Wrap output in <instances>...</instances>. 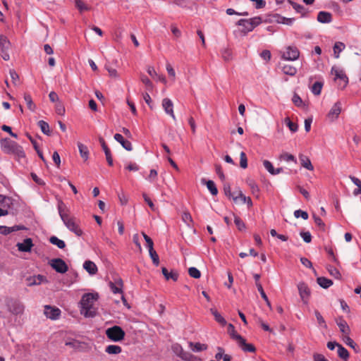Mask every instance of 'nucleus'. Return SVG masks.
I'll return each instance as SVG.
<instances>
[{
	"instance_id": "nucleus-4",
	"label": "nucleus",
	"mask_w": 361,
	"mask_h": 361,
	"mask_svg": "<svg viewBox=\"0 0 361 361\" xmlns=\"http://www.w3.org/2000/svg\"><path fill=\"white\" fill-rule=\"evenodd\" d=\"M6 306L8 312L16 316L23 314L25 310L24 304L16 299L10 298L6 300Z\"/></svg>"
},
{
	"instance_id": "nucleus-36",
	"label": "nucleus",
	"mask_w": 361,
	"mask_h": 361,
	"mask_svg": "<svg viewBox=\"0 0 361 361\" xmlns=\"http://www.w3.org/2000/svg\"><path fill=\"white\" fill-rule=\"evenodd\" d=\"M228 334L231 336V338L236 342L238 341V337H242L240 334H237V332L235 330V327L232 324H229L228 325Z\"/></svg>"
},
{
	"instance_id": "nucleus-62",
	"label": "nucleus",
	"mask_w": 361,
	"mask_h": 361,
	"mask_svg": "<svg viewBox=\"0 0 361 361\" xmlns=\"http://www.w3.org/2000/svg\"><path fill=\"white\" fill-rule=\"evenodd\" d=\"M248 20L250 23V25L253 26V29L262 23V19L260 17L252 18L248 19Z\"/></svg>"
},
{
	"instance_id": "nucleus-11",
	"label": "nucleus",
	"mask_w": 361,
	"mask_h": 361,
	"mask_svg": "<svg viewBox=\"0 0 361 361\" xmlns=\"http://www.w3.org/2000/svg\"><path fill=\"white\" fill-rule=\"evenodd\" d=\"M162 107L164 109L166 114L169 115L173 121L176 120V116L173 112V104L172 101L169 98H164L162 100Z\"/></svg>"
},
{
	"instance_id": "nucleus-19",
	"label": "nucleus",
	"mask_w": 361,
	"mask_h": 361,
	"mask_svg": "<svg viewBox=\"0 0 361 361\" xmlns=\"http://www.w3.org/2000/svg\"><path fill=\"white\" fill-rule=\"evenodd\" d=\"M26 280L27 281V286H32L41 284L45 280V277L42 275H37L28 277Z\"/></svg>"
},
{
	"instance_id": "nucleus-23",
	"label": "nucleus",
	"mask_w": 361,
	"mask_h": 361,
	"mask_svg": "<svg viewBox=\"0 0 361 361\" xmlns=\"http://www.w3.org/2000/svg\"><path fill=\"white\" fill-rule=\"evenodd\" d=\"M299 159L302 167L307 169L309 171L314 170V167L311 163V161L307 156L304 154H300Z\"/></svg>"
},
{
	"instance_id": "nucleus-40",
	"label": "nucleus",
	"mask_w": 361,
	"mask_h": 361,
	"mask_svg": "<svg viewBox=\"0 0 361 361\" xmlns=\"http://www.w3.org/2000/svg\"><path fill=\"white\" fill-rule=\"evenodd\" d=\"M75 6L80 12L87 11L90 9V7L86 5L82 0H75Z\"/></svg>"
},
{
	"instance_id": "nucleus-58",
	"label": "nucleus",
	"mask_w": 361,
	"mask_h": 361,
	"mask_svg": "<svg viewBox=\"0 0 361 361\" xmlns=\"http://www.w3.org/2000/svg\"><path fill=\"white\" fill-rule=\"evenodd\" d=\"M248 185L250 188L251 192L253 195L257 194L259 192V189L254 180H249Z\"/></svg>"
},
{
	"instance_id": "nucleus-46",
	"label": "nucleus",
	"mask_w": 361,
	"mask_h": 361,
	"mask_svg": "<svg viewBox=\"0 0 361 361\" xmlns=\"http://www.w3.org/2000/svg\"><path fill=\"white\" fill-rule=\"evenodd\" d=\"M284 121L290 131L295 133L298 130V125L295 123L292 122L288 117H286Z\"/></svg>"
},
{
	"instance_id": "nucleus-64",
	"label": "nucleus",
	"mask_w": 361,
	"mask_h": 361,
	"mask_svg": "<svg viewBox=\"0 0 361 361\" xmlns=\"http://www.w3.org/2000/svg\"><path fill=\"white\" fill-rule=\"evenodd\" d=\"M292 101L296 106H301L303 104L302 99L297 94L293 95Z\"/></svg>"
},
{
	"instance_id": "nucleus-57",
	"label": "nucleus",
	"mask_w": 361,
	"mask_h": 361,
	"mask_svg": "<svg viewBox=\"0 0 361 361\" xmlns=\"http://www.w3.org/2000/svg\"><path fill=\"white\" fill-rule=\"evenodd\" d=\"M142 235H143V238L146 241V243H147V247L148 248V250H152L154 248L153 246H154V243L152 241V240L151 239V238H149L145 233L142 232Z\"/></svg>"
},
{
	"instance_id": "nucleus-5",
	"label": "nucleus",
	"mask_w": 361,
	"mask_h": 361,
	"mask_svg": "<svg viewBox=\"0 0 361 361\" xmlns=\"http://www.w3.org/2000/svg\"><path fill=\"white\" fill-rule=\"evenodd\" d=\"M331 73L332 75H334L335 81H336L338 80H340V82L338 84V86L340 87V88L343 89L347 85V84L348 82V77L346 76L345 72L343 70L334 66L331 68Z\"/></svg>"
},
{
	"instance_id": "nucleus-47",
	"label": "nucleus",
	"mask_w": 361,
	"mask_h": 361,
	"mask_svg": "<svg viewBox=\"0 0 361 361\" xmlns=\"http://www.w3.org/2000/svg\"><path fill=\"white\" fill-rule=\"evenodd\" d=\"M149 256L154 263L156 266H158L159 264V258L157 253V252L154 250V248L152 250H149Z\"/></svg>"
},
{
	"instance_id": "nucleus-14",
	"label": "nucleus",
	"mask_w": 361,
	"mask_h": 361,
	"mask_svg": "<svg viewBox=\"0 0 361 361\" xmlns=\"http://www.w3.org/2000/svg\"><path fill=\"white\" fill-rule=\"evenodd\" d=\"M237 343L245 352L255 353L256 351L255 347L251 343H247L246 340L243 337H238Z\"/></svg>"
},
{
	"instance_id": "nucleus-33",
	"label": "nucleus",
	"mask_w": 361,
	"mask_h": 361,
	"mask_svg": "<svg viewBox=\"0 0 361 361\" xmlns=\"http://www.w3.org/2000/svg\"><path fill=\"white\" fill-rule=\"evenodd\" d=\"M317 281V283L324 288H328L333 284V281L331 279L325 277H318Z\"/></svg>"
},
{
	"instance_id": "nucleus-51",
	"label": "nucleus",
	"mask_w": 361,
	"mask_h": 361,
	"mask_svg": "<svg viewBox=\"0 0 361 361\" xmlns=\"http://www.w3.org/2000/svg\"><path fill=\"white\" fill-rule=\"evenodd\" d=\"M240 166L243 169H246L247 167V159L246 154L244 152H241L240 154Z\"/></svg>"
},
{
	"instance_id": "nucleus-39",
	"label": "nucleus",
	"mask_w": 361,
	"mask_h": 361,
	"mask_svg": "<svg viewBox=\"0 0 361 361\" xmlns=\"http://www.w3.org/2000/svg\"><path fill=\"white\" fill-rule=\"evenodd\" d=\"M337 353L338 355L343 360H347L349 357L348 351L341 344L338 345Z\"/></svg>"
},
{
	"instance_id": "nucleus-50",
	"label": "nucleus",
	"mask_w": 361,
	"mask_h": 361,
	"mask_svg": "<svg viewBox=\"0 0 361 361\" xmlns=\"http://www.w3.org/2000/svg\"><path fill=\"white\" fill-rule=\"evenodd\" d=\"M257 290L259 292L262 298L264 299V300L266 302L267 305L269 306V307H271V303L268 299V297L267 296L263 288H262V284H257Z\"/></svg>"
},
{
	"instance_id": "nucleus-17",
	"label": "nucleus",
	"mask_w": 361,
	"mask_h": 361,
	"mask_svg": "<svg viewBox=\"0 0 361 361\" xmlns=\"http://www.w3.org/2000/svg\"><path fill=\"white\" fill-rule=\"evenodd\" d=\"M99 142H100V144L102 147V149L105 153L106 159V161H107L109 165L112 166L113 165V159H112L111 153L109 148L108 147V146L106 145V144L105 142V140L102 137L99 138Z\"/></svg>"
},
{
	"instance_id": "nucleus-43",
	"label": "nucleus",
	"mask_w": 361,
	"mask_h": 361,
	"mask_svg": "<svg viewBox=\"0 0 361 361\" xmlns=\"http://www.w3.org/2000/svg\"><path fill=\"white\" fill-rule=\"evenodd\" d=\"M24 99L27 104V108L32 111H34L36 106L32 102L31 96L30 94H25L24 95Z\"/></svg>"
},
{
	"instance_id": "nucleus-20",
	"label": "nucleus",
	"mask_w": 361,
	"mask_h": 361,
	"mask_svg": "<svg viewBox=\"0 0 361 361\" xmlns=\"http://www.w3.org/2000/svg\"><path fill=\"white\" fill-rule=\"evenodd\" d=\"M317 20L322 23H329L332 20V15L326 11H320L317 15Z\"/></svg>"
},
{
	"instance_id": "nucleus-1",
	"label": "nucleus",
	"mask_w": 361,
	"mask_h": 361,
	"mask_svg": "<svg viewBox=\"0 0 361 361\" xmlns=\"http://www.w3.org/2000/svg\"><path fill=\"white\" fill-rule=\"evenodd\" d=\"M98 297L97 293H85L82 295L80 301V313L85 317H94L96 315L97 308L94 305Z\"/></svg>"
},
{
	"instance_id": "nucleus-27",
	"label": "nucleus",
	"mask_w": 361,
	"mask_h": 361,
	"mask_svg": "<svg viewBox=\"0 0 361 361\" xmlns=\"http://www.w3.org/2000/svg\"><path fill=\"white\" fill-rule=\"evenodd\" d=\"M161 271L166 280L172 279L174 281H177L178 274L176 272H169L166 267H162Z\"/></svg>"
},
{
	"instance_id": "nucleus-8",
	"label": "nucleus",
	"mask_w": 361,
	"mask_h": 361,
	"mask_svg": "<svg viewBox=\"0 0 361 361\" xmlns=\"http://www.w3.org/2000/svg\"><path fill=\"white\" fill-rule=\"evenodd\" d=\"M300 51L296 47L289 46L282 54V58L285 60L295 61L299 58Z\"/></svg>"
},
{
	"instance_id": "nucleus-15",
	"label": "nucleus",
	"mask_w": 361,
	"mask_h": 361,
	"mask_svg": "<svg viewBox=\"0 0 361 361\" xmlns=\"http://www.w3.org/2000/svg\"><path fill=\"white\" fill-rule=\"evenodd\" d=\"M33 243L31 238H26L23 243L17 244L18 250L21 252H30Z\"/></svg>"
},
{
	"instance_id": "nucleus-29",
	"label": "nucleus",
	"mask_w": 361,
	"mask_h": 361,
	"mask_svg": "<svg viewBox=\"0 0 361 361\" xmlns=\"http://www.w3.org/2000/svg\"><path fill=\"white\" fill-rule=\"evenodd\" d=\"M246 197L241 190L236 191V194L235 196H232V199L234 201L235 203H241V204H245L246 202Z\"/></svg>"
},
{
	"instance_id": "nucleus-63",
	"label": "nucleus",
	"mask_w": 361,
	"mask_h": 361,
	"mask_svg": "<svg viewBox=\"0 0 361 361\" xmlns=\"http://www.w3.org/2000/svg\"><path fill=\"white\" fill-rule=\"evenodd\" d=\"M182 219L187 224H190V223L192 222V218L190 214L188 212H183V214L182 215Z\"/></svg>"
},
{
	"instance_id": "nucleus-31",
	"label": "nucleus",
	"mask_w": 361,
	"mask_h": 361,
	"mask_svg": "<svg viewBox=\"0 0 361 361\" xmlns=\"http://www.w3.org/2000/svg\"><path fill=\"white\" fill-rule=\"evenodd\" d=\"M78 147L81 157L83 158L85 161L87 160L89 157V150L87 147L81 142L78 143Z\"/></svg>"
},
{
	"instance_id": "nucleus-56",
	"label": "nucleus",
	"mask_w": 361,
	"mask_h": 361,
	"mask_svg": "<svg viewBox=\"0 0 361 361\" xmlns=\"http://www.w3.org/2000/svg\"><path fill=\"white\" fill-rule=\"evenodd\" d=\"M294 216L295 218L302 217L303 219L307 220L308 219L307 212L301 209H298L294 212Z\"/></svg>"
},
{
	"instance_id": "nucleus-25",
	"label": "nucleus",
	"mask_w": 361,
	"mask_h": 361,
	"mask_svg": "<svg viewBox=\"0 0 361 361\" xmlns=\"http://www.w3.org/2000/svg\"><path fill=\"white\" fill-rule=\"evenodd\" d=\"M336 323L339 327L340 331L343 334V336L345 335H349L350 330L347 322L344 319H340L339 321H337Z\"/></svg>"
},
{
	"instance_id": "nucleus-55",
	"label": "nucleus",
	"mask_w": 361,
	"mask_h": 361,
	"mask_svg": "<svg viewBox=\"0 0 361 361\" xmlns=\"http://www.w3.org/2000/svg\"><path fill=\"white\" fill-rule=\"evenodd\" d=\"M234 223L240 231L245 228L244 222L238 216L234 215Z\"/></svg>"
},
{
	"instance_id": "nucleus-6",
	"label": "nucleus",
	"mask_w": 361,
	"mask_h": 361,
	"mask_svg": "<svg viewBox=\"0 0 361 361\" xmlns=\"http://www.w3.org/2000/svg\"><path fill=\"white\" fill-rule=\"evenodd\" d=\"M66 226L76 235L80 236L82 234V231L80 229L77 219L72 216L68 219L63 221Z\"/></svg>"
},
{
	"instance_id": "nucleus-13",
	"label": "nucleus",
	"mask_w": 361,
	"mask_h": 361,
	"mask_svg": "<svg viewBox=\"0 0 361 361\" xmlns=\"http://www.w3.org/2000/svg\"><path fill=\"white\" fill-rule=\"evenodd\" d=\"M298 289L301 299L305 303H307L310 294V290L307 285L303 282L299 283L298 285Z\"/></svg>"
},
{
	"instance_id": "nucleus-16",
	"label": "nucleus",
	"mask_w": 361,
	"mask_h": 361,
	"mask_svg": "<svg viewBox=\"0 0 361 361\" xmlns=\"http://www.w3.org/2000/svg\"><path fill=\"white\" fill-rule=\"evenodd\" d=\"M114 139L119 142L122 147L126 149L127 151H131L133 149L132 144L128 140H126L123 138V135L119 133H116L114 135Z\"/></svg>"
},
{
	"instance_id": "nucleus-52",
	"label": "nucleus",
	"mask_w": 361,
	"mask_h": 361,
	"mask_svg": "<svg viewBox=\"0 0 361 361\" xmlns=\"http://www.w3.org/2000/svg\"><path fill=\"white\" fill-rule=\"evenodd\" d=\"M189 275L194 279H199L201 276L200 271L195 267H190L188 269Z\"/></svg>"
},
{
	"instance_id": "nucleus-21",
	"label": "nucleus",
	"mask_w": 361,
	"mask_h": 361,
	"mask_svg": "<svg viewBox=\"0 0 361 361\" xmlns=\"http://www.w3.org/2000/svg\"><path fill=\"white\" fill-rule=\"evenodd\" d=\"M109 286L114 293H122L123 281L121 279H118L115 283L110 281Z\"/></svg>"
},
{
	"instance_id": "nucleus-9",
	"label": "nucleus",
	"mask_w": 361,
	"mask_h": 361,
	"mask_svg": "<svg viewBox=\"0 0 361 361\" xmlns=\"http://www.w3.org/2000/svg\"><path fill=\"white\" fill-rule=\"evenodd\" d=\"M342 111V104L340 101L336 102L327 114V118L330 121H334L338 118Z\"/></svg>"
},
{
	"instance_id": "nucleus-48",
	"label": "nucleus",
	"mask_w": 361,
	"mask_h": 361,
	"mask_svg": "<svg viewBox=\"0 0 361 361\" xmlns=\"http://www.w3.org/2000/svg\"><path fill=\"white\" fill-rule=\"evenodd\" d=\"M55 111L57 114L63 116L65 114V107L63 103L60 101L55 104Z\"/></svg>"
},
{
	"instance_id": "nucleus-32",
	"label": "nucleus",
	"mask_w": 361,
	"mask_h": 361,
	"mask_svg": "<svg viewBox=\"0 0 361 361\" xmlns=\"http://www.w3.org/2000/svg\"><path fill=\"white\" fill-rule=\"evenodd\" d=\"M189 346L190 347L192 350H193L195 352H200V351L205 350L207 349V345L200 343H194L192 342H190Z\"/></svg>"
},
{
	"instance_id": "nucleus-18",
	"label": "nucleus",
	"mask_w": 361,
	"mask_h": 361,
	"mask_svg": "<svg viewBox=\"0 0 361 361\" xmlns=\"http://www.w3.org/2000/svg\"><path fill=\"white\" fill-rule=\"evenodd\" d=\"M25 227L23 226H13L11 227H8L5 226H0V233L2 235H8L12 232L18 231L20 230L24 229Z\"/></svg>"
},
{
	"instance_id": "nucleus-61",
	"label": "nucleus",
	"mask_w": 361,
	"mask_h": 361,
	"mask_svg": "<svg viewBox=\"0 0 361 361\" xmlns=\"http://www.w3.org/2000/svg\"><path fill=\"white\" fill-rule=\"evenodd\" d=\"M10 76H11L12 82L15 85H17L18 84V81H19V76L17 74V73L14 70H11L10 71Z\"/></svg>"
},
{
	"instance_id": "nucleus-10",
	"label": "nucleus",
	"mask_w": 361,
	"mask_h": 361,
	"mask_svg": "<svg viewBox=\"0 0 361 361\" xmlns=\"http://www.w3.org/2000/svg\"><path fill=\"white\" fill-rule=\"evenodd\" d=\"M44 314L47 318L52 320H55L59 318L61 314V310L56 307L45 305Z\"/></svg>"
},
{
	"instance_id": "nucleus-30",
	"label": "nucleus",
	"mask_w": 361,
	"mask_h": 361,
	"mask_svg": "<svg viewBox=\"0 0 361 361\" xmlns=\"http://www.w3.org/2000/svg\"><path fill=\"white\" fill-rule=\"evenodd\" d=\"M238 25L243 27L244 32H248L253 30V26L250 25L248 19H240L238 22Z\"/></svg>"
},
{
	"instance_id": "nucleus-22",
	"label": "nucleus",
	"mask_w": 361,
	"mask_h": 361,
	"mask_svg": "<svg viewBox=\"0 0 361 361\" xmlns=\"http://www.w3.org/2000/svg\"><path fill=\"white\" fill-rule=\"evenodd\" d=\"M83 268L91 275L96 274L98 271L96 264L90 260L84 262Z\"/></svg>"
},
{
	"instance_id": "nucleus-44",
	"label": "nucleus",
	"mask_w": 361,
	"mask_h": 361,
	"mask_svg": "<svg viewBox=\"0 0 361 361\" xmlns=\"http://www.w3.org/2000/svg\"><path fill=\"white\" fill-rule=\"evenodd\" d=\"M0 47L2 49V51L7 50L10 47L9 41L4 35H1L0 37Z\"/></svg>"
},
{
	"instance_id": "nucleus-7",
	"label": "nucleus",
	"mask_w": 361,
	"mask_h": 361,
	"mask_svg": "<svg viewBox=\"0 0 361 361\" xmlns=\"http://www.w3.org/2000/svg\"><path fill=\"white\" fill-rule=\"evenodd\" d=\"M50 266L58 273L64 274L66 273L68 267L66 262L60 258H55L49 262Z\"/></svg>"
},
{
	"instance_id": "nucleus-34",
	"label": "nucleus",
	"mask_w": 361,
	"mask_h": 361,
	"mask_svg": "<svg viewBox=\"0 0 361 361\" xmlns=\"http://www.w3.org/2000/svg\"><path fill=\"white\" fill-rule=\"evenodd\" d=\"M121 348L116 345H109L105 349V352L111 355H117L121 353Z\"/></svg>"
},
{
	"instance_id": "nucleus-54",
	"label": "nucleus",
	"mask_w": 361,
	"mask_h": 361,
	"mask_svg": "<svg viewBox=\"0 0 361 361\" xmlns=\"http://www.w3.org/2000/svg\"><path fill=\"white\" fill-rule=\"evenodd\" d=\"M176 348L180 349V353H177V355L182 358L183 360H188L189 354L185 352L181 346L178 344H176Z\"/></svg>"
},
{
	"instance_id": "nucleus-12",
	"label": "nucleus",
	"mask_w": 361,
	"mask_h": 361,
	"mask_svg": "<svg viewBox=\"0 0 361 361\" xmlns=\"http://www.w3.org/2000/svg\"><path fill=\"white\" fill-rule=\"evenodd\" d=\"M58 210L63 222L71 217L69 209L62 200H59L58 202Z\"/></svg>"
},
{
	"instance_id": "nucleus-28",
	"label": "nucleus",
	"mask_w": 361,
	"mask_h": 361,
	"mask_svg": "<svg viewBox=\"0 0 361 361\" xmlns=\"http://www.w3.org/2000/svg\"><path fill=\"white\" fill-rule=\"evenodd\" d=\"M211 313L214 317V319L221 326L226 324V319L221 315V314L215 309L212 308L210 310Z\"/></svg>"
},
{
	"instance_id": "nucleus-53",
	"label": "nucleus",
	"mask_w": 361,
	"mask_h": 361,
	"mask_svg": "<svg viewBox=\"0 0 361 361\" xmlns=\"http://www.w3.org/2000/svg\"><path fill=\"white\" fill-rule=\"evenodd\" d=\"M314 314L317 318L318 324L323 327H326V324L325 322V320L324 319L323 317L320 314V312L318 310L314 311Z\"/></svg>"
},
{
	"instance_id": "nucleus-41",
	"label": "nucleus",
	"mask_w": 361,
	"mask_h": 361,
	"mask_svg": "<svg viewBox=\"0 0 361 361\" xmlns=\"http://www.w3.org/2000/svg\"><path fill=\"white\" fill-rule=\"evenodd\" d=\"M38 126L40 128L42 132L45 135L50 134L49 126L44 121H39L38 122Z\"/></svg>"
},
{
	"instance_id": "nucleus-24",
	"label": "nucleus",
	"mask_w": 361,
	"mask_h": 361,
	"mask_svg": "<svg viewBox=\"0 0 361 361\" xmlns=\"http://www.w3.org/2000/svg\"><path fill=\"white\" fill-rule=\"evenodd\" d=\"M148 74L154 79H157L162 82L163 83L166 82V80L164 75H158L154 68L152 66H149L147 69Z\"/></svg>"
},
{
	"instance_id": "nucleus-49",
	"label": "nucleus",
	"mask_w": 361,
	"mask_h": 361,
	"mask_svg": "<svg viewBox=\"0 0 361 361\" xmlns=\"http://www.w3.org/2000/svg\"><path fill=\"white\" fill-rule=\"evenodd\" d=\"M140 80L142 82L143 84L146 86L147 89L148 90H152L153 88L152 82L150 81V80L145 75H141Z\"/></svg>"
},
{
	"instance_id": "nucleus-2",
	"label": "nucleus",
	"mask_w": 361,
	"mask_h": 361,
	"mask_svg": "<svg viewBox=\"0 0 361 361\" xmlns=\"http://www.w3.org/2000/svg\"><path fill=\"white\" fill-rule=\"evenodd\" d=\"M0 147L1 150L6 154H13L18 159L25 157L23 147L9 138L1 139Z\"/></svg>"
},
{
	"instance_id": "nucleus-45",
	"label": "nucleus",
	"mask_w": 361,
	"mask_h": 361,
	"mask_svg": "<svg viewBox=\"0 0 361 361\" xmlns=\"http://www.w3.org/2000/svg\"><path fill=\"white\" fill-rule=\"evenodd\" d=\"M279 159L281 160H283V161H294V162L296 163L295 157L293 155L290 154H288L287 152L282 153L280 155Z\"/></svg>"
},
{
	"instance_id": "nucleus-59",
	"label": "nucleus",
	"mask_w": 361,
	"mask_h": 361,
	"mask_svg": "<svg viewBox=\"0 0 361 361\" xmlns=\"http://www.w3.org/2000/svg\"><path fill=\"white\" fill-rule=\"evenodd\" d=\"M263 165L264 166V168L271 174V175H274V170L275 169L274 168L272 164L268 161V160H264V162H263Z\"/></svg>"
},
{
	"instance_id": "nucleus-37",
	"label": "nucleus",
	"mask_w": 361,
	"mask_h": 361,
	"mask_svg": "<svg viewBox=\"0 0 361 361\" xmlns=\"http://www.w3.org/2000/svg\"><path fill=\"white\" fill-rule=\"evenodd\" d=\"M283 72L288 75L293 76L297 73V69L293 66L290 65H284L282 66Z\"/></svg>"
},
{
	"instance_id": "nucleus-38",
	"label": "nucleus",
	"mask_w": 361,
	"mask_h": 361,
	"mask_svg": "<svg viewBox=\"0 0 361 361\" xmlns=\"http://www.w3.org/2000/svg\"><path fill=\"white\" fill-rule=\"evenodd\" d=\"M49 242L57 246L60 249H63L66 247V243L63 240L59 239L56 236H51L49 238Z\"/></svg>"
},
{
	"instance_id": "nucleus-3",
	"label": "nucleus",
	"mask_w": 361,
	"mask_h": 361,
	"mask_svg": "<svg viewBox=\"0 0 361 361\" xmlns=\"http://www.w3.org/2000/svg\"><path fill=\"white\" fill-rule=\"evenodd\" d=\"M106 337L114 342H119L124 339L126 333L119 326L108 328L105 331Z\"/></svg>"
},
{
	"instance_id": "nucleus-60",
	"label": "nucleus",
	"mask_w": 361,
	"mask_h": 361,
	"mask_svg": "<svg viewBox=\"0 0 361 361\" xmlns=\"http://www.w3.org/2000/svg\"><path fill=\"white\" fill-rule=\"evenodd\" d=\"M300 235L305 243H309L311 242L312 235L309 231H307V232L301 231Z\"/></svg>"
},
{
	"instance_id": "nucleus-35",
	"label": "nucleus",
	"mask_w": 361,
	"mask_h": 361,
	"mask_svg": "<svg viewBox=\"0 0 361 361\" xmlns=\"http://www.w3.org/2000/svg\"><path fill=\"white\" fill-rule=\"evenodd\" d=\"M345 45L343 42H336L333 48L334 57L336 59L339 58V54L345 49Z\"/></svg>"
},
{
	"instance_id": "nucleus-26",
	"label": "nucleus",
	"mask_w": 361,
	"mask_h": 361,
	"mask_svg": "<svg viewBox=\"0 0 361 361\" xmlns=\"http://www.w3.org/2000/svg\"><path fill=\"white\" fill-rule=\"evenodd\" d=\"M202 183H204L207 185V189L209 190L212 195H216L218 194L217 188L213 180H202Z\"/></svg>"
},
{
	"instance_id": "nucleus-42",
	"label": "nucleus",
	"mask_w": 361,
	"mask_h": 361,
	"mask_svg": "<svg viewBox=\"0 0 361 361\" xmlns=\"http://www.w3.org/2000/svg\"><path fill=\"white\" fill-rule=\"evenodd\" d=\"M323 83L321 82H315L312 87V92L315 95L321 94Z\"/></svg>"
}]
</instances>
